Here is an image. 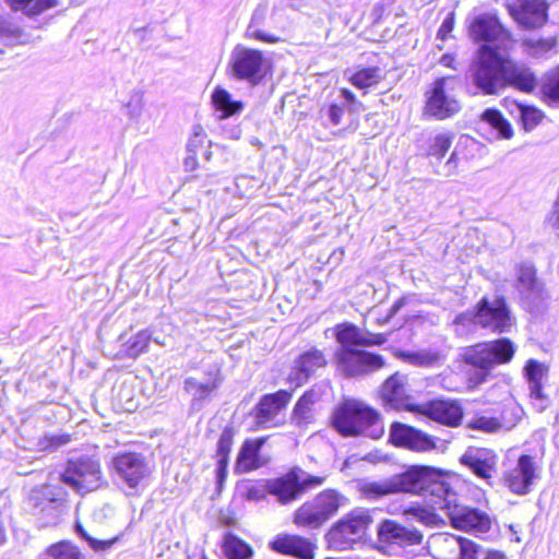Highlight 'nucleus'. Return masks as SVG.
I'll return each mask as SVG.
<instances>
[{
  "instance_id": "nucleus-1",
  "label": "nucleus",
  "mask_w": 559,
  "mask_h": 559,
  "mask_svg": "<svg viewBox=\"0 0 559 559\" xmlns=\"http://www.w3.org/2000/svg\"><path fill=\"white\" fill-rule=\"evenodd\" d=\"M471 76L474 85L485 95L498 94L508 86L531 93L537 85L536 75L527 64L515 61L488 45L478 49Z\"/></svg>"
},
{
  "instance_id": "nucleus-2",
  "label": "nucleus",
  "mask_w": 559,
  "mask_h": 559,
  "mask_svg": "<svg viewBox=\"0 0 559 559\" xmlns=\"http://www.w3.org/2000/svg\"><path fill=\"white\" fill-rule=\"evenodd\" d=\"M335 429L344 437L366 436L379 439L384 432L379 414L360 402L346 403L333 416Z\"/></svg>"
},
{
  "instance_id": "nucleus-3",
  "label": "nucleus",
  "mask_w": 559,
  "mask_h": 559,
  "mask_svg": "<svg viewBox=\"0 0 559 559\" xmlns=\"http://www.w3.org/2000/svg\"><path fill=\"white\" fill-rule=\"evenodd\" d=\"M396 492L431 496L435 501L443 500L451 489L442 471L425 465H414L393 476Z\"/></svg>"
},
{
  "instance_id": "nucleus-4",
  "label": "nucleus",
  "mask_w": 559,
  "mask_h": 559,
  "mask_svg": "<svg viewBox=\"0 0 559 559\" xmlns=\"http://www.w3.org/2000/svg\"><path fill=\"white\" fill-rule=\"evenodd\" d=\"M514 353V344L506 337L467 347L463 359L467 365L477 368L469 381L474 385L481 384L495 366L509 362Z\"/></svg>"
},
{
  "instance_id": "nucleus-5",
  "label": "nucleus",
  "mask_w": 559,
  "mask_h": 559,
  "mask_svg": "<svg viewBox=\"0 0 559 559\" xmlns=\"http://www.w3.org/2000/svg\"><path fill=\"white\" fill-rule=\"evenodd\" d=\"M437 509L443 510L453 527L475 535L491 530L493 519L484 510L457 503V496L451 488L443 500L435 501Z\"/></svg>"
},
{
  "instance_id": "nucleus-6",
  "label": "nucleus",
  "mask_w": 559,
  "mask_h": 559,
  "mask_svg": "<svg viewBox=\"0 0 559 559\" xmlns=\"http://www.w3.org/2000/svg\"><path fill=\"white\" fill-rule=\"evenodd\" d=\"M372 522L370 512L365 509H356L337 521L326 533L325 538L330 549L344 551L353 549L361 543L366 532Z\"/></svg>"
},
{
  "instance_id": "nucleus-7",
  "label": "nucleus",
  "mask_w": 559,
  "mask_h": 559,
  "mask_svg": "<svg viewBox=\"0 0 559 559\" xmlns=\"http://www.w3.org/2000/svg\"><path fill=\"white\" fill-rule=\"evenodd\" d=\"M61 481L80 496H85L107 484L99 461L90 456L70 459L61 474Z\"/></svg>"
},
{
  "instance_id": "nucleus-8",
  "label": "nucleus",
  "mask_w": 559,
  "mask_h": 559,
  "mask_svg": "<svg viewBox=\"0 0 559 559\" xmlns=\"http://www.w3.org/2000/svg\"><path fill=\"white\" fill-rule=\"evenodd\" d=\"M267 62L261 50L237 45L230 52L228 73L230 78L249 85H259L266 74Z\"/></svg>"
},
{
  "instance_id": "nucleus-9",
  "label": "nucleus",
  "mask_w": 559,
  "mask_h": 559,
  "mask_svg": "<svg viewBox=\"0 0 559 559\" xmlns=\"http://www.w3.org/2000/svg\"><path fill=\"white\" fill-rule=\"evenodd\" d=\"M514 288L522 307L538 314L547 306V293L536 277V270L531 263H521L515 267Z\"/></svg>"
},
{
  "instance_id": "nucleus-10",
  "label": "nucleus",
  "mask_w": 559,
  "mask_h": 559,
  "mask_svg": "<svg viewBox=\"0 0 559 559\" xmlns=\"http://www.w3.org/2000/svg\"><path fill=\"white\" fill-rule=\"evenodd\" d=\"M478 324L497 334L509 333L515 324L511 309L502 295L483 296L475 305Z\"/></svg>"
},
{
  "instance_id": "nucleus-11",
  "label": "nucleus",
  "mask_w": 559,
  "mask_h": 559,
  "mask_svg": "<svg viewBox=\"0 0 559 559\" xmlns=\"http://www.w3.org/2000/svg\"><path fill=\"white\" fill-rule=\"evenodd\" d=\"M452 78H439L426 93L425 114L437 120L453 117L461 110V104L453 91Z\"/></svg>"
},
{
  "instance_id": "nucleus-12",
  "label": "nucleus",
  "mask_w": 559,
  "mask_h": 559,
  "mask_svg": "<svg viewBox=\"0 0 559 559\" xmlns=\"http://www.w3.org/2000/svg\"><path fill=\"white\" fill-rule=\"evenodd\" d=\"M60 493L61 490L51 485H45L40 489L31 492L29 503L39 526L46 527L58 524L61 515L66 512L67 506L64 499L59 497Z\"/></svg>"
},
{
  "instance_id": "nucleus-13",
  "label": "nucleus",
  "mask_w": 559,
  "mask_h": 559,
  "mask_svg": "<svg viewBox=\"0 0 559 559\" xmlns=\"http://www.w3.org/2000/svg\"><path fill=\"white\" fill-rule=\"evenodd\" d=\"M323 481V477L308 475L301 468L294 467L280 478L267 480V489L281 503H288L302 491L320 486Z\"/></svg>"
},
{
  "instance_id": "nucleus-14",
  "label": "nucleus",
  "mask_w": 559,
  "mask_h": 559,
  "mask_svg": "<svg viewBox=\"0 0 559 559\" xmlns=\"http://www.w3.org/2000/svg\"><path fill=\"white\" fill-rule=\"evenodd\" d=\"M340 508V495L334 490H325L310 503L302 504L294 516L298 526L319 527L326 522Z\"/></svg>"
},
{
  "instance_id": "nucleus-15",
  "label": "nucleus",
  "mask_w": 559,
  "mask_h": 559,
  "mask_svg": "<svg viewBox=\"0 0 559 559\" xmlns=\"http://www.w3.org/2000/svg\"><path fill=\"white\" fill-rule=\"evenodd\" d=\"M431 545L439 559H477L481 546L476 542L449 533H440L431 538Z\"/></svg>"
},
{
  "instance_id": "nucleus-16",
  "label": "nucleus",
  "mask_w": 559,
  "mask_h": 559,
  "mask_svg": "<svg viewBox=\"0 0 559 559\" xmlns=\"http://www.w3.org/2000/svg\"><path fill=\"white\" fill-rule=\"evenodd\" d=\"M498 462L499 456L493 450L479 447H468L460 457V463L487 485H492Z\"/></svg>"
},
{
  "instance_id": "nucleus-17",
  "label": "nucleus",
  "mask_w": 559,
  "mask_h": 559,
  "mask_svg": "<svg viewBox=\"0 0 559 559\" xmlns=\"http://www.w3.org/2000/svg\"><path fill=\"white\" fill-rule=\"evenodd\" d=\"M539 478V467L532 455L519 456L515 466L506 472L503 480L509 490L519 496H525L532 491L536 479Z\"/></svg>"
},
{
  "instance_id": "nucleus-18",
  "label": "nucleus",
  "mask_w": 559,
  "mask_h": 559,
  "mask_svg": "<svg viewBox=\"0 0 559 559\" xmlns=\"http://www.w3.org/2000/svg\"><path fill=\"white\" fill-rule=\"evenodd\" d=\"M338 369L347 377H357L373 372L384 365L382 356L362 350H338L336 353Z\"/></svg>"
},
{
  "instance_id": "nucleus-19",
  "label": "nucleus",
  "mask_w": 559,
  "mask_h": 559,
  "mask_svg": "<svg viewBox=\"0 0 559 559\" xmlns=\"http://www.w3.org/2000/svg\"><path fill=\"white\" fill-rule=\"evenodd\" d=\"M112 468L116 476L131 489L138 488L150 473L144 456L135 452L116 455Z\"/></svg>"
},
{
  "instance_id": "nucleus-20",
  "label": "nucleus",
  "mask_w": 559,
  "mask_h": 559,
  "mask_svg": "<svg viewBox=\"0 0 559 559\" xmlns=\"http://www.w3.org/2000/svg\"><path fill=\"white\" fill-rule=\"evenodd\" d=\"M378 539L382 546L405 549L421 544L423 534L408 528L394 520H383L377 528Z\"/></svg>"
},
{
  "instance_id": "nucleus-21",
  "label": "nucleus",
  "mask_w": 559,
  "mask_h": 559,
  "mask_svg": "<svg viewBox=\"0 0 559 559\" xmlns=\"http://www.w3.org/2000/svg\"><path fill=\"white\" fill-rule=\"evenodd\" d=\"M390 440L394 445L415 452H428L437 448L438 439L412 426L393 423L390 429Z\"/></svg>"
},
{
  "instance_id": "nucleus-22",
  "label": "nucleus",
  "mask_w": 559,
  "mask_h": 559,
  "mask_svg": "<svg viewBox=\"0 0 559 559\" xmlns=\"http://www.w3.org/2000/svg\"><path fill=\"white\" fill-rule=\"evenodd\" d=\"M406 384L407 377L400 372H395L385 380L381 389V397L385 407L416 413L419 404L413 402L412 396L407 393Z\"/></svg>"
},
{
  "instance_id": "nucleus-23",
  "label": "nucleus",
  "mask_w": 559,
  "mask_h": 559,
  "mask_svg": "<svg viewBox=\"0 0 559 559\" xmlns=\"http://www.w3.org/2000/svg\"><path fill=\"white\" fill-rule=\"evenodd\" d=\"M510 14L524 28H537L547 21V3L545 0H515L508 4Z\"/></svg>"
},
{
  "instance_id": "nucleus-24",
  "label": "nucleus",
  "mask_w": 559,
  "mask_h": 559,
  "mask_svg": "<svg viewBox=\"0 0 559 559\" xmlns=\"http://www.w3.org/2000/svg\"><path fill=\"white\" fill-rule=\"evenodd\" d=\"M416 413L449 427H457L463 418L462 407L456 402L448 400H433L419 404Z\"/></svg>"
},
{
  "instance_id": "nucleus-25",
  "label": "nucleus",
  "mask_w": 559,
  "mask_h": 559,
  "mask_svg": "<svg viewBox=\"0 0 559 559\" xmlns=\"http://www.w3.org/2000/svg\"><path fill=\"white\" fill-rule=\"evenodd\" d=\"M326 362L322 350L310 348L300 354L295 360L294 368L288 376V381L295 385V388H298L305 384L317 369L324 367Z\"/></svg>"
},
{
  "instance_id": "nucleus-26",
  "label": "nucleus",
  "mask_w": 559,
  "mask_h": 559,
  "mask_svg": "<svg viewBox=\"0 0 559 559\" xmlns=\"http://www.w3.org/2000/svg\"><path fill=\"white\" fill-rule=\"evenodd\" d=\"M546 373L547 368L545 365L535 359L527 360L524 367L531 403L539 413L545 411L549 404L548 396L543 392V379L546 377Z\"/></svg>"
},
{
  "instance_id": "nucleus-27",
  "label": "nucleus",
  "mask_w": 559,
  "mask_h": 559,
  "mask_svg": "<svg viewBox=\"0 0 559 559\" xmlns=\"http://www.w3.org/2000/svg\"><path fill=\"white\" fill-rule=\"evenodd\" d=\"M336 341L341 344L338 350H353L358 346L382 345L386 336L381 333H364L354 324H342L337 326Z\"/></svg>"
},
{
  "instance_id": "nucleus-28",
  "label": "nucleus",
  "mask_w": 559,
  "mask_h": 559,
  "mask_svg": "<svg viewBox=\"0 0 559 559\" xmlns=\"http://www.w3.org/2000/svg\"><path fill=\"white\" fill-rule=\"evenodd\" d=\"M270 548L278 554L294 556L300 559L313 558L312 543L299 535L278 534L270 543Z\"/></svg>"
},
{
  "instance_id": "nucleus-29",
  "label": "nucleus",
  "mask_w": 559,
  "mask_h": 559,
  "mask_svg": "<svg viewBox=\"0 0 559 559\" xmlns=\"http://www.w3.org/2000/svg\"><path fill=\"white\" fill-rule=\"evenodd\" d=\"M223 381L221 369L216 366L209 367L203 379L189 377L185 380V390L192 396V405L207 399L216 391Z\"/></svg>"
},
{
  "instance_id": "nucleus-30",
  "label": "nucleus",
  "mask_w": 559,
  "mask_h": 559,
  "mask_svg": "<svg viewBox=\"0 0 559 559\" xmlns=\"http://www.w3.org/2000/svg\"><path fill=\"white\" fill-rule=\"evenodd\" d=\"M468 32L474 41L491 43L507 36L498 19L488 13L476 15L469 24Z\"/></svg>"
},
{
  "instance_id": "nucleus-31",
  "label": "nucleus",
  "mask_w": 559,
  "mask_h": 559,
  "mask_svg": "<svg viewBox=\"0 0 559 559\" xmlns=\"http://www.w3.org/2000/svg\"><path fill=\"white\" fill-rule=\"evenodd\" d=\"M292 393L278 390L272 394L263 395L254 407V417L258 425H266L288 404Z\"/></svg>"
},
{
  "instance_id": "nucleus-32",
  "label": "nucleus",
  "mask_w": 559,
  "mask_h": 559,
  "mask_svg": "<svg viewBox=\"0 0 559 559\" xmlns=\"http://www.w3.org/2000/svg\"><path fill=\"white\" fill-rule=\"evenodd\" d=\"M264 442L263 438L246 440L243 442L237 456V468L240 472L247 473L262 466L260 451Z\"/></svg>"
},
{
  "instance_id": "nucleus-33",
  "label": "nucleus",
  "mask_w": 559,
  "mask_h": 559,
  "mask_svg": "<svg viewBox=\"0 0 559 559\" xmlns=\"http://www.w3.org/2000/svg\"><path fill=\"white\" fill-rule=\"evenodd\" d=\"M152 334L148 330H141L135 335L128 337L127 333L119 336L121 352L129 358H136L148 348Z\"/></svg>"
},
{
  "instance_id": "nucleus-34",
  "label": "nucleus",
  "mask_w": 559,
  "mask_h": 559,
  "mask_svg": "<svg viewBox=\"0 0 559 559\" xmlns=\"http://www.w3.org/2000/svg\"><path fill=\"white\" fill-rule=\"evenodd\" d=\"M233 431L229 428H225L217 441V450H216V457H217V468H216V477L217 483L222 484L226 476H227V466L229 461V453L231 451L233 447Z\"/></svg>"
},
{
  "instance_id": "nucleus-35",
  "label": "nucleus",
  "mask_w": 559,
  "mask_h": 559,
  "mask_svg": "<svg viewBox=\"0 0 559 559\" xmlns=\"http://www.w3.org/2000/svg\"><path fill=\"white\" fill-rule=\"evenodd\" d=\"M212 103L215 109L221 112V119L238 115L243 109V104L240 100L233 99L231 95L219 86L212 93Z\"/></svg>"
},
{
  "instance_id": "nucleus-36",
  "label": "nucleus",
  "mask_w": 559,
  "mask_h": 559,
  "mask_svg": "<svg viewBox=\"0 0 559 559\" xmlns=\"http://www.w3.org/2000/svg\"><path fill=\"white\" fill-rule=\"evenodd\" d=\"M557 46L556 37L535 38L527 37L522 40L523 51L532 58H548Z\"/></svg>"
},
{
  "instance_id": "nucleus-37",
  "label": "nucleus",
  "mask_w": 559,
  "mask_h": 559,
  "mask_svg": "<svg viewBox=\"0 0 559 559\" xmlns=\"http://www.w3.org/2000/svg\"><path fill=\"white\" fill-rule=\"evenodd\" d=\"M12 11L33 17L57 5V0H5Z\"/></svg>"
},
{
  "instance_id": "nucleus-38",
  "label": "nucleus",
  "mask_w": 559,
  "mask_h": 559,
  "mask_svg": "<svg viewBox=\"0 0 559 559\" xmlns=\"http://www.w3.org/2000/svg\"><path fill=\"white\" fill-rule=\"evenodd\" d=\"M223 551L227 559H251L253 555L252 548L231 533L224 537Z\"/></svg>"
},
{
  "instance_id": "nucleus-39",
  "label": "nucleus",
  "mask_w": 559,
  "mask_h": 559,
  "mask_svg": "<svg viewBox=\"0 0 559 559\" xmlns=\"http://www.w3.org/2000/svg\"><path fill=\"white\" fill-rule=\"evenodd\" d=\"M384 79V72L379 67L362 68L353 73L350 83L358 88H368L377 85Z\"/></svg>"
},
{
  "instance_id": "nucleus-40",
  "label": "nucleus",
  "mask_w": 559,
  "mask_h": 559,
  "mask_svg": "<svg viewBox=\"0 0 559 559\" xmlns=\"http://www.w3.org/2000/svg\"><path fill=\"white\" fill-rule=\"evenodd\" d=\"M396 356L405 362L419 367L433 366L439 361L440 355L431 349L400 350Z\"/></svg>"
},
{
  "instance_id": "nucleus-41",
  "label": "nucleus",
  "mask_w": 559,
  "mask_h": 559,
  "mask_svg": "<svg viewBox=\"0 0 559 559\" xmlns=\"http://www.w3.org/2000/svg\"><path fill=\"white\" fill-rule=\"evenodd\" d=\"M477 318L478 314L475 307L457 314L452 322L455 334L463 337L475 333L480 328Z\"/></svg>"
},
{
  "instance_id": "nucleus-42",
  "label": "nucleus",
  "mask_w": 559,
  "mask_h": 559,
  "mask_svg": "<svg viewBox=\"0 0 559 559\" xmlns=\"http://www.w3.org/2000/svg\"><path fill=\"white\" fill-rule=\"evenodd\" d=\"M483 122L490 126L497 131L498 136L502 139H510L513 134L511 124L503 118L501 112L497 109H486L481 114Z\"/></svg>"
},
{
  "instance_id": "nucleus-43",
  "label": "nucleus",
  "mask_w": 559,
  "mask_h": 559,
  "mask_svg": "<svg viewBox=\"0 0 559 559\" xmlns=\"http://www.w3.org/2000/svg\"><path fill=\"white\" fill-rule=\"evenodd\" d=\"M361 493L368 499H379L381 497L395 493L393 476L381 481H367L360 486Z\"/></svg>"
},
{
  "instance_id": "nucleus-44",
  "label": "nucleus",
  "mask_w": 559,
  "mask_h": 559,
  "mask_svg": "<svg viewBox=\"0 0 559 559\" xmlns=\"http://www.w3.org/2000/svg\"><path fill=\"white\" fill-rule=\"evenodd\" d=\"M524 409L520 404L514 401H510L504 404L499 421L501 429L511 430L514 428L523 418Z\"/></svg>"
},
{
  "instance_id": "nucleus-45",
  "label": "nucleus",
  "mask_w": 559,
  "mask_h": 559,
  "mask_svg": "<svg viewBox=\"0 0 559 559\" xmlns=\"http://www.w3.org/2000/svg\"><path fill=\"white\" fill-rule=\"evenodd\" d=\"M319 400V394L314 390H309L302 394L294 407V418L298 424L307 421L310 418L311 406Z\"/></svg>"
},
{
  "instance_id": "nucleus-46",
  "label": "nucleus",
  "mask_w": 559,
  "mask_h": 559,
  "mask_svg": "<svg viewBox=\"0 0 559 559\" xmlns=\"http://www.w3.org/2000/svg\"><path fill=\"white\" fill-rule=\"evenodd\" d=\"M52 559H84L79 548L69 542H60L47 549Z\"/></svg>"
},
{
  "instance_id": "nucleus-47",
  "label": "nucleus",
  "mask_w": 559,
  "mask_h": 559,
  "mask_svg": "<svg viewBox=\"0 0 559 559\" xmlns=\"http://www.w3.org/2000/svg\"><path fill=\"white\" fill-rule=\"evenodd\" d=\"M21 36L22 31L19 26L0 17V53L4 52V46L13 45L15 41L20 40Z\"/></svg>"
},
{
  "instance_id": "nucleus-48",
  "label": "nucleus",
  "mask_w": 559,
  "mask_h": 559,
  "mask_svg": "<svg viewBox=\"0 0 559 559\" xmlns=\"http://www.w3.org/2000/svg\"><path fill=\"white\" fill-rule=\"evenodd\" d=\"M453 141L452 133H440L437 134L428 148V155L436 157L437 159H441L444 157L445 153L449 151Z\"/></svg>"
},
{
  "instance_id": "nucleus-49",
  "label": "nucleus",
  "mask_w": 559,
  "mask_h": 559,
  "mask_svg": "<svg viewBox=\"0 0 559 559\" xmlns=\"http://www.w3.org/2000/svg\"><path fill=\"white\" fill-rule=\"evenodd\" d=\"M542 90L548 99L559 100V66L547 74Z\"/></svg>"
},
{
  "instance_id": "nucleus-50",
  "label": "nucleus",
  "mask_w": 559,
  "mask_h": 559,
  "mask_svg": "<svg viewBox=\"0 0 559 559\" xmlns=\"http://www.w3.org/2000/svg\"><path fill=\"white\" fill-rule=\"evenodd\" d=\"M468 427L473 430H479L484 432H497L501 429L500 421L496 417L477 416L473 418Z\"/></svg>"
},
{
  "instance_id": "nucleus-51",
  "label": "nucleus",
  "mask_w": 559,
  "mask_h": 559,
  "mask_svg": "<svg viewBox=\"0 0 559 559\" xmlns=\"http://www.w3.org/2000/svg\"><path fill=\"white\" fill-rule=\"evenodd\" d=\"M267 489V481L248 483L243 485L242 496L249 501H261L265 498Z\"/></svg>"
},
{
  "instance_id": "nucleus-52",
  "label": "nucleus",
  "mask_w": 559,
  "mask_h": 559,
  "mask_svg": "<svg viewBox=\"0 0 559 559\" xmlns=\"http://www.w3.org/2000/svg\"><path fill=\"white\" fill-rule=\"evenodd\" d=\"M206 140V134L200 124H195L192 128V134L190 135L186 148L187 153H195L203 147Z\"/></svg>"
},
{
  "instance_id": "nucleus-53",
  "label": "nucleus",
  "mask_w": 559,
  "mask_h": 559,
  "mask_svg": "<svg viewBox=\"0 0 559 559\" xmlns=\"http://www.w3.org/2000/svg\"><path fill=\"white\" fill-rule=\"evenodd\" d=\"M75 532L80 535L81 538L86 540L91 548H93L95 551L106 550L116 542V538L109 540H99L93 538L91 535L87 534V532L83 528V526L80 523L75 524Z\"/></svg>"
},
{
  "instance_id": "nucleus-54",
  "label": "nucleus",
  "mask_w": 559,
  "mask_h": 559,
  "mask_svg": "<svg viewBox=\"0 0 559 559\" xmlns=\"http://www.w3.org/2000/svg\"><path fill=\"white\" fill-rule=\"evenodd\" d=\"M522 121L523 126L526 130H531L538 124L542 119V112L536 108H523L522 110Z\"/></svg>"
},
{
  "instance_id": "nucleus-55",
  "label": "nucleus",
  "mask_w": 559,
  "mask_h": 559,
  "mask_svg": "<svg viewBox=\"0 0 559 559\" xmlns=\"http://www.w3.org/2000/svg\"><path fill=\"white\" fill-rule=\"evenodd\" d=\"M344 115V108L337 104H331L324 110V116L329 119L332 126H338Z\"/></svg>"
},
{
  "instance_id": "nucleus-56",
  "label": "nucleus",
  "mask_w": 559,
  "mask_h": 559,
  "mask_svg": "<svg viewBox=\"0 0 559 559\" xmlns=\"http://www.w3.org/2000/svg\"><path fill=\"white\" fill-rule=\"evenodd\" d=\"M405 514L413 515L414 518L425 523H432L436 516L433 513L429 512L427 509L423 507L409 508L405 511Z\"/></svg>"
},
{
  "instance_id": "nucleus-57",
  "label": "nucleus",
  "mask_w": 559,
  "mask_h": 559,
  "mask_svg": "<svg viewBox=\"0 0 559 559\" xmlns=\"http://www.w3.org/2000/svg\"><path fill=\"white\" fill-rule=\"evenodd\" d=\"M454 27V13L451 12L447 15V17L443 20L442 24L439 27L438 31V38L444 40L447 39L448 35L453 31Z\"/></svg>"
},
{
  "instance_id": "nucleus-58",
  "label": "nucleus",
  "mask_w": 559,
  "mask_h": 559,
  "mask_svg": "<svg viewBox=\"0 0 559 559\" xmlns=\"http://www.w3.org/2000/svg\"><path fill=\"white\" fill-rule=\"evenodd\" d=\"M252 26H249V29H248V34L257 39V40H260V41H264V43H269V44H274V43H277L278 41V37L274 36V35H269V34H265L264 32L262 31H259V29H255V31H252Z\"/></svg>"
},
{
  "instance_id": "nucleus-59",
  "label": "nucleus",
  "mask_w": 559,
  "mask_h": 559,
  "mask_svg": "<svg viewBox=\"0 0 559 559\" xmlns=\"http://www.w3.org/2000/svg\"><path fill=\"white\" fill-rule=\"evenodd\" d=\"M456 168H457L456 153H455V152H453V153L450 155V157H449V159L447 160V163L444 164V166H443V170H442V174H443L444 176H450V175H452V174H454V173H455Z\"/></svg>"
},
{
  "instance_id": "nucleus-60",
  "label": "nucleus",
  "mask_w": 559,
  "mask_h": 559,
  "mask_svg": "<svg viewBox=\"0 0 559 559\" xmlns=\"http://www.w3.org/2000/svg\"><path fill=\"white\" fill-rule=\"evenodd\" d=\"M480 552L481 559H509L506 552L499 549L489 548Z\"/></svg>"
},
{
  "instance_id": "nucleus-61",
  "label": "nucleus",
  "mask_w": 559,
  "mask_h": 559,
  "mask_svg": "<svg viewBox=\"0 0 559 559\" xmlns=\"http://www.w3.org/2000/svg\"><path fill=\"white\" fill-rule=\"evenodd\" d=\"M282 5L300 11L307 7V0H281Z\"/></svg>"
},
{
  "instance_id": "nucleus-62",
  "label": "nucleus",
  "mask_w": 559,
  "mask_h": 559,
  "mask_svg": "<svg viewBox=\"0 0 559 559\" xmlns=\"http://www.w3.org/2000/svg\"><path fill=\"white\" fill-rule=\"evenodd\" d=\"M48 444L45 445L46 449H57L58 447L66 444L68 442V438L63 436H55L49 438Z\"/></svg>"
},
{
  "instance_id": "nucleus-63",
  "label": "nucleus",
  "mask_w": 559,
  "mask_h": 559,
  "mask_svg": "<svg viewBox=\"0 0 559 559\" xmlns=\"http://www.w3.org/2000/svg\"><path fill=\"white\" fill-rule=\"evenodd\" d=\"M183 165H185V168L186 170H194L198 166V160H197V154L195 153H187V156L183 160Z\"/></svg>"
},
{
  "instance_id": "nucleus-64",
  "label": "nucleus",
  "mask_w": 559,
  "mask_h": 559,
  "mask_svg": "<svg viewBox=\"0 0 559 559\" xmlns=\"http://www.w3.org/2000/svg\"><path fill=\"white\" fill-rule=\"evenodd\" d=\"M406 302V298L405 297H401L399 298L391 307L390 311H389V314H388V319H391L393 318L400 310L401 308L404 307Z\"/></svg>"
}]
</instances>
